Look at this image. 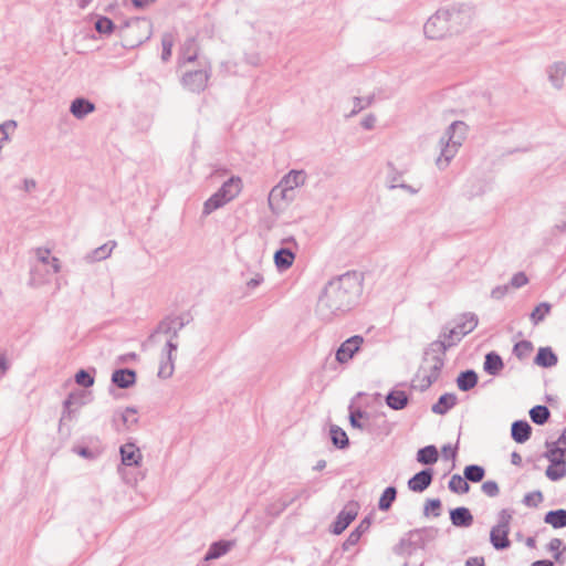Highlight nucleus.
Returning <instances> with one entry per match:
<instances>
[{
	"label": "nucleus",
	"mask_w": 566,
	"mask_h": 566,
	"mask_svg": "<svg viewBox=\"0 0 566 566\" xmlns=\"http://www.w3.org/2000/svg\"><path fill=\"white\" fill-rule=\"evenodd\" d=\"M475 7L468 2H455L439 8L423 24V34L429 40H443L468 31L475 20Z\"/></svg>",
	"instance_id": "1"
},
{
	"label": "nucleus",
	"mask_w": 566,
	"mask_h": 566,
	"mask_svg": "<svg viewBox=\"0 0 566 566\" xmlns=\"http://www.w3.org/2000/svg\"><path fill=\"white\" fill-rule=\"evenodd\" d=\"M361 290V283L355 273H346L329 281L318 297L317 315L329 321L347 312L357 302Z\"/></svg>",
	"instance_id": "2"
},
{
	"label": "nucleus",
	"mask_w": 566,
	"mask_h": 566,
	"mask_svg": "<svg viewBox=\"0 0 566 566\" xmlns=\"http://www.w3.org/2000/svg\"><path fill=\"white\" fill-rule=\"evenodd\" d=\"M184 326L179 319L164 321L159 324L157 331L151 335L154 342H160L165 337V345L161 350V361L158 369V376L167 379L174 373L175 353L178 348V331Z\"/></svg>",
	"instance_id": "3"
},
{
	"label": "nucleus",
	"mask_w": 566,
	"mask_h": 566,
	"mask_svg": "<svg viewBox=\"0 0 566 566\" xmlns=\"http://www.w3.org/2000/svg\"><path fill=\"white\" fill-rule=\"evenodd\" d=\"M468 126L461 120H455L448 126L439 139L440 154L436 159V166L440 170L449 167L467 138Z\"/></svg>",
	"instance_id": "4"
},
{
	"label": "nucleus",
	"mask_w": 566,
	"mask_h": 566,
	"mask_svg": "<svg viewBox=\"0 0 566 566\" xmlns=\"http://www.w3.org/2000/svg\"><path fill=\"white\" fill-rule=\"evenodd\" d=\"M438 530L418 528L410 531L395 545L394 553L399 556L410 555L415 545H423V541L433 539L437 536Z\"/></svg>",
	"instance_id": "5"
},
{
	"label": "nucleus",
	"mask_w": 566,
	"mask_h": 566,
	"mask_svg": "<svg viewBox=\"0 0 566 566\" xmlns=\"http://www.w3.org/2000/svg\"><path fill=\"white\" fill-rule=\"evenodd\" d=\"M443 355L444 354L439 352L437 347L436 350H433L432 346L426 353L424 361L420 369L423 380L426 381V387L431 386V384L439 378L440 371L444 365Z\"/></svg>",
	"instance_id": "6"
},
{
	"label": "nucleus",
	"mask_w": 566,
	"mask_h": 566,
	"mask_svg": "<svg viewBox=\"0 0 566 566\" xmlns=\"http://www.w3.org/2000/svg\"><path fill=\"white\" fill-rule=\"evenodd\" d=\"M209 77L210 66L205 63L201 64L199 70L187 71L182 76L181 83L188 91L199 93L207 87Z\"/></svg>",
	"instance_id": "7"
},
{
	"label": "nucleus",
	"mask_w": 566,
	"mask_h": 566,
	"mask_svg": "<svg viewBox=\"0 0 566 566\" xmlns=\"http://www.w3.org/2000/svg\"><path fill=\"white\" fill-rule=\"evenodd\" d=\"M295 198V192L279 182L269 193V206L273 212L285 209Z\"/></svg>",
	"instance_id": "8"
},
{
	"label": "nucleus",
	"mask_w": 566,
	"mask_h": 566,
	"mask_svg": "<svg viewBox=\"0 0 566 566\" xmlns=\"http://www.w3.org/2000/svg\"><path fill=\"white\" fill-rule=\"evenodd\" d=\"M364 338L359 335H355L342 343L336 350L335 358L339 364L348 363L354 355L359 350Z\"/></svg>",
	"instance_id": "9"
},
{
	"label": "nucleus",
	"mask_w": 566,
	"mask_h": 566,
	"mask_svg": "<svg viewBox=\"0 0 566 566\" xmlns=\"http://www.w3.org/2000/svg\"><path fill=\"white\" fill-rule=\"evenodd\" d=\"M35 254L38 259V264L34 268V273L39 271H45L49 275H52L60 272V260L55 256H51L50 250L38 249Z\"/></svg>",
	"instance_id": "10"
},
{
	"label": "nucleus",
	"mask_w": 566,
	"mask_h": 566,
	"mask_svg": "<svg viewBox=\"0 0 566 566\" xmlns=\"http://www.w3.org/2000/svg\"><path fill=\"white\" fill-rule=\"evenodd\" d=\"M357 516V503L347 504L337 515L336 521L333 524L332 532L336 535L342 534L348 525L356 518Z\"/></svg>",
	"instance_id": "11"
},
{
	"label": "nucleus",
	"mask_w": 566,
	"mask_h": 566,
	"mask_svg": "<svg viewBox=\"0 0 566 566\" xmlns=\"http://www.w3.org/2000/svg\"><path fill=\"white\" fill-rule=\"evenodd\" d=\"M137 421V411L130 407L116 410L113 416V423L117 431L129 429L136 424Z\"/></svg>",
	"instance_id": "12"
},
{
	"label": "nucleus",
	"mask_w": 566,
	"mask_h": 566,
	"mask_svg": "<svg viewBox=\"0 0 566 566\" xmlns=\"http://www.w3.org/2000/svg\"><path fill=\"white\" fill-rule=\"evenodd\" d=\"M459 331L453 327H446L443 332L440 334L439 339L434 343H432V349L436 350V347L439 352L442 354L446 353V350L454 345H457L463 336H460Z\"/></svg>",
	"instance_id": "13"
},
{
	"label": "nucleus",
	"mask_w": 566,
	"mask_h": 566,
	"mask_svg": "<svg viewBox=\"0 0 566 566\" xmlns=\"http://www.w3.org/2000/svg\"><path fill=\"white\" fill-rule=\"evenodd\" d=\"M120 461L124 467H139L143 454L139 448L130 442L124 443L119 448Z\"/></svg>",
	"instance_id": "14"
},
{
	"label": "nucleus",
	"mask_w": 566,
	"mask_h": 566,
	"mask_svg": "<svg viewBox=\"0 0 566 566\" xmlns=\"http://www.w3.org/2000/svg\"><path fill=\"white\" fill-rule=\"evenodd\" d=\"M242 179L238 176H232L222 184V186L218 189V192L229 203L239 196V193L242 190Z\"/></svg>",
	"instance_id": "15"
},
{
	"label": "nucleus",
	"mask_w": 566,
	"mask_h": 566,
	"mask_svg": "<svg viewBox=\"0 0 566 566\" xmlns=\"http://www.w3.org/2000/svg\"><path fill=\"white\" fill-rule=\"evenodd\" d=\"M433 472L431 469L416 473L409 481L408 488L413 492H423L432 482Z\"/></svg>",
	"instance_id": "16"
},
{
	"label": "nucleus",
	"mask_w": 566,
	"mask_h": 566,
	"mask_svg": "<svg viewBox=\"0 0 566 566\" xmlns=\"http://www.w3.org/2000/svg\"><path fill=\"white\" fill-rule=\"evenodd\" d=\"M546 73L553 87L562 88L566 76V64L564 62H554L547 67Z\"/></svg>",
	"instance_id": "17"
},
{
	"label": "nucleus",
	"mask_w": 566,
	"mask_h": 566,
	"mask_svg": "<svg viewBox=\"0 0 566 566\" xmlns=\"http://www.w3.org/2000/svg\"><path fill=\"white\" fill-rule=\"evenodd\" d=\"M273 260H274V264H275L276 269L280 272L286 271L294 263L295 252L292 251V249L290 247L281 248L275 251Z\"/></svg>",
	"instance_id": "18"
},
{
	"label": "nucleus",
	"mask_w": 566,
	"mask_h": 566,
	"mask_svg": "<svg viewBox=\"0 0 566 566\" xmlns=\"http://www.w3.org/2000/svg\"><path fill=\"white\" fill-rule=\"evenodd\" d=\"M306 172L304 170H291L280 181L282 187L290 189L292 192L306 182Z\"/></svg>",
	"instance_id": "19"
},
{
	"label": "nucleus",
	"mask_w": 566,
	"mask_h": 566,
	"mask_svg": "<svg viewBox=\"0 0 566 566\" xmlns=\"http://www.w3.org/2000/svg\"><path fill=\"white\" fill-rule=\"evenodd\" d=\"M94 111L95 105L88 99L82 97L75 98L70 106L71 114L77 119L84 118Z\"/></svg>",
	"instance_id": "20"
},
{
	"label": "nucleus",
	"mask_w": 566,
	"mask_h": 566,
	"mask_svg": "<svg viewBox=\"0 0 566 566\" xmlns=\"http://www.w3.org/2000/svg\"><path fill=\"white\" fill-rule=\"evenodd\" d=\"M112 381L119 388L132 387L136 381V374L132 369H117L112 375Z\"/></svg>",
	"instance_id": "21"
},
{
	"label": "nucleus",
	"mask_w": 566,
	"mask_h": 566,
	"mask_svg": "<svg viewBox=\"0 0 566 566\" xmlns=\"http://www.w3.org/2000/svg\"><path fill=\"white\" fill-rule=\"evenodd\" d=\"M454 326L459 331L458 334L464 337L478 326V317L473 313L463 314Z\"/></svg>",
	"instance_id": "22"
},
{
	"label": "nucleus",
	"mask_w": 566,
	"mask_h": 566,
	"mask_svg": "<svg viewBox=\"0 0 566 566\" xmlns=\"http://www.w3.org/2000/svg\"><path fill=\"white\" fill-rule=\"evenodd\" d=\"M450 518L454 526L469 527L473 522V516L467 507H457L450 512Z\"/></svg>",
	"instance_id": "23"
},
{
	"label": "nucleus",
	"mask_w": 566,
	"mask_h": 566,
	"mask_svg": "<svg viewBox=\"0 0 566 566\" xmlns=\"http://www.w3.org/2000/svg\"><path fill=\"white\" fill-rule=\"evenodd\" d=\"M509 533L506 530L492 527L490 532V542L495 549L509 548L511 542L509 539Z\"/></svg>",
	"instance_id": "24"
},
{
	"label": "nucleus",
	"mask_w": 566,
	"mask_h": 566,
	"mask_svg": "<svg viewBox=\"0 0 566 566\" xmlns=\"http://www.w3.org/2000/svg\"><path fill=\"white\" fill-rule=\"evenodd\" d=\"M115 247V241H108L107 243L102 244L101 247L96 248L91 253H88L85 259L88 262H98L106 260L107 258L111 256Z\"/></svg>",
	"instance_id": "25"
},
{
	"label": "nucleus",
	"mask_w": 566,
	"mask_h": 566,
	"mask_svg": "<svg viewBox=\"0 0 566 566\" xmlns=\"http://www.w3.org/2000/svg\"><path fill=\"white\" fill-rule=\"evenodd\" d=\"M532 428L528 422L518 420L512 424V438L517 443H524L530 439Z\"/></svg>",
	"instance_id": "26"
},
{
	"label": "nucleus",
	"mask_w": 566,
	"mask_h": 566,
	"mask_svg": "<svg viewBox=\"0 0 566 566\" xmlns=\"http://www.w3.org/2000/svg\"><path fill=\"white\" fill-rule=\"evenodd\" d=\"M386 403L394 410H401L408 403V396L402 390H392L387 395Z\"/></svg>",
	"instance_id": "27"
},
{
	"label": "nucleus",
	"mask_w": 566,
	"mask_h": 566,
	"mask_svg": "<svg viewBox=\"0 0 566 566\" xmlns=\"http://www.w3.org/2000/svg\"><path fill=\"white\" fill-rule=\"evenodd\" d=\"M535 364L542 367H553L557 364V356L553 353L551 347H541L535 357Z\"/></svg>",
	"instance_id": "28"
},
{
	"label": "nucleus",
	"mask_w": 566,
	"mask_h": 566,
	"mask_svg": "<svg viewBox=\"0 0 566 566\" xmlns=\"http://www.w3.org/2000/svg\"><path fill=\"white\" fill-rule=\"evenodd\" d=\"M457 403V397L453 394H444L432 406L431 410L437 415H444Z\"/></svg>",
	"instance_id": "29"
},
{
	"label": "nucleus",
	"mask_w": 566,
	"mask_h": 566,
	"mask_svg": "<svg viewBox=\"0 0 566 566\" xmlns=\"http://www.w3.org/2000/svg\"><path fill=\"white\" fill-rule=\"evenodd\" d=\"M503 360L496 353H489L484 360V370L489 375L495 376L503 369Z\"/></svg>",
	"instance_id": "30"
},
{
	"label": "nucleus",
	"mask_w": 566,
	"mask_h": 566,
	"mask_svg": "<svg viewBox=\"0 0 566 566\" xmlns=\"http://www.w3.org/2000/svg\"><path fill=\"white\" fill-rule=\"evenodd\" d=\"M228 202L221 195L216 191L212 196H210L203 203L202 214L205 217L211 214L213 211L224 207Z\"/></svg>",
	"instance_id": "31"
},
{
	"label": "nucleus",
	"mask_w": 566,
	"mask_h": 566,
	"mask_svg": "<svg viewBox=\"0 0 566 566\" xmlns=\"http://www.w3.org/2000/svg\"><path fill=\"white\" fill-rule=\"evenodd\" d=\"M232 547V543L231 542H226V541H220V542H217V543H213L206 556H205V559L206 560H211V559H217L223 555H226Z\"/></svg>",
	"instance_id": "32"
},
{
	"label": "nucleus",
	"mask_w": 566,
	"mask_h": 566,
	"mask_svg": "<svg viewBox=\"0 0 566 566\" xmlns=\"http://www.w3.org/2000/svg\"><path fill=\"white\" fill-rule=\"evenodd\" d=\"M478 382V375L473 370L461 373L457 378L458 388L462 391H468L475 387Z\"/></svg>",
	"instance_id": "33"
},
{
	"label": "nucleus",
	"mask_w": 566,
	"mask_h": 566,
	"mask_svg": "<svg viewBox=\"0 0 566 566\" xmlns=\"http://www.w3.org/2000/svg\"><path fill=\"white\" fill-rule=\"evenodd\" d=\"M544 522L549 524L554 528H562L566 526V510H556L549 511L545 517Z\"/></svg>",
	"instance_id": "34"
},
{
	"label": "nucleus",
	"mask_w": 566,
	"mask_h": 566,
	"mask_svg": "<svg viewBox=\"0 0 566 566\" xmlns=\"http://www.w3.org/2000/svg\"><path fill=\"white\" fill-rule=\"evenodd\" d=\"M439 454L434 446H427L417 452V461L422 464H433L438 461Z\"/></svg>",
	"instance_id": "35"
},
{
	"label": "nucleus",
	"mask_w": 566,
	"mask_h": 566,
	"mask_svg": "<svg viewBox=\"0 0 566 566\" xmlns=\"http://www.w3.org/2000/svg\"><path fill=\"white\" fill-rule=\"evenodd\" d=\"M545 474L552 481H558L563 479L566 475V460L551 463L547 467Z\"/></svg>",
	"instance_id": "36"
},
{
	"label": "nucleus",
	"mask_w": 566,
	"mask_h": 566,
	"mask_svg": "<svg viewBox=\"0 0 566 566\" xmlns=\"http://www.w3.org/2000/svg\"><path fill=\"white\" fill-rule=\"evenodd\" d=\"M396 495L397 491L394 486L386 488L378 502L379 510L384 512L388 511L396 500Z\"/></svg>",
	"instance_id": "37"
},
{
	"label": "nucleus",
	"mask_w": 566,
	"mask_h": 566,
	"mask_svg": "<svg viewBox=\"0 0 566 566\" xmlns=\"http://www.w3.org/2000/svg\"><path fill=\"white\" fill-rule=\"evenodd\" d=\"M331 439L334 446L339 449H344L348 446V438L346 432L337 426L331 427Z\"/></svg>",
	"instance_id": "38"
},
{
	"label": "nucleus",
	"mask_w": 566,
	"mask_h": 566,
	"mask_svg": "<svg viewBox=\"0 0 566 566\" xmlns=\"http://www.w3.org/2000/svg\"><path fill=\"white\" fill-rule=\"evenodd\" d=\"M530 417L536 424H544L549 418V410L545 406H535L530 410Z\"/></svg>",
	"instance_id": "39"
},
{
	"label": "nucleus",
	"mask_w": 566,
	"mask_h": 566,
	"mask_svg": "<svg viewBox=\"0 0 566 566\" xmlns=\"http://www.w3.org/2000/svg\"><path fill=\"white\" fill-rule=\"evenodd\" d=\"M449 489L454 493H467L470 489L465 478H462L459 474H454L451 476L449 481Z\"/></svg>",
	"instance_id": "40"
},
{
	"label": "nucleus",
	"mask_w": 566,
	"mask_h": 566,
	"mask_svg": "<svg viewBox=\"0 0 566 566\" xmlns=\"http://www.w3.org/2000/svg\"><path fill=\"white\" fill-rule=\"evenodd\" d=\"M197 59V44L195 40L186 41L182 46L181 60L182 63L193 62Z\"/></svg>",
	"instance_id": "41"
},
{
	"label": "nucleus",
	"mask_w": 566,
	"mask_h": 566,
	"mask_svg": "<svg viewBox=\"0 0 566 566\" xmlns=\"http://www.w3.org/2000/svg\"><path fill=\"white\" fill-rule=\"evenodd\" d=\"M566 449L563 446L554 443L545 453V457L551 463L555 461H565Z\"/></svg>",
	"instance_id": "42"
},
{
	"label": "nucleus",
	"mask_w": 566,
	"mask_h": 566,
	"mask_svg": "<svg viewBox=\"0 0 566 566\" xmlns=\"http://www.w3.org/2000/svg\"><path fill=\"white\" fill-rule=\"evenodd\" d=\"M484 476V469L480 465L471 464L464 469V478L471 482H480Z\"/></svg>",
	"instance_id": "43"
},
{
	"label": "nucleus",
	"mask_w": 566,
	"mask_h": 566,
	"mask_svg": "<svg viewBox=\"0 0 566 566\" xmlns=\"http://www.w3.org/2000/svg\"><path fill=\"white\" fill-rule=\"evenodd\" d=\"M512 517H513L512 511H510L507 509L501 510L497 514V522L493 527L506 530L507 532H510V530H511L510 525H511Z\"/></svg>",
	"instance_id": "44"
},
{
	"label": "nucleus",
	"mask_w": 566,
	"mask_h": 566,
	"mask_svg": "<svg viewBox=\"0 0 566 566\" xmlns=\"http://www.w3.org/2000/svg\"><path fill=\"white\" fill-rule=\"evenodd\" d=\"M547 549L553 554L554 559L559 562L562 554L566 552V546L560 538H553L548 543Z\"/></svg>",
	"instance_id": "45"
},
{
	"label": "nucleus",
	"mask_w": 566,
	"mask_h": 566,
	"mask_svg": "<svg viewBox=\"0 0 566 566\" xmlns=\"http://www.w3.org/2000/svg\"><path fill=\"white\" fill-rule=\"evenodd\" d=\"M551 305L546 302L538 304L531 313V319L534 324L542 322L545 316L549 313Z\"/></svg>",
	"instance_id": "46"
},
{
	"label": "nucleus",
	"mask_w": 566,
	"mask_h": 566,
	"mask_svg": "<svg viewBox=\"0 0 566 566\" xmlns=\"http://www.w3.org/2000/svg\"><path fill=\"white\" fill-rule=\"evenodd\" d=\"M95 30L101 34H111L114 30V23L106 17H101L95 22Z\"/></svg>",
	"instance_id": "47"
},
{
	"label": "nucleus",
	"mask_w": 566,
	"mask_h": 566,
	"mask_svg": "<svg viewBox=\"0 0 566 566\" xmlns=\"http://www.w3.org/2000/svg\"><path fill=\"white\" fill-rule=\"evenodd\" d=\"M161 45H163L161 59H163V61H168V59L171 55V49L174 46L172 35L169 33L164 34L163 39H161Z\"/></svg>",
	"instance_id": "48"
},
{
	"label": "nucleus",
	"mask_w": 566,
	"mask_h": 566,
	"mask_svg": "<svg viewBox=\"0 0 566 566\" xmlns=\"http://www.w3.org/2000/svg\"><path fill=\"white\" fill-rule=\"evenodd\" d=\"M532 349H533V346H532L531 342L522 340V342L515 344L513 352H514L515 356H517L518 358H524L527 355H530Z\"/></svg>",
	"instance_id": "49"
},
{
	"label": "nucleus",
	"mask_w": 566,
	"mask_h": 566,
	"mask_svg": "<svg viewBox=\"0 0 566 566\" xmlns=\"http://www.w3.org/2000/svg\"><path fill=\"white\" fill-rule=\"evenodd\" d=\"M441 502L438 499L428 500L423 507V514L429 516L430 513L438 517L440 515Z\"/></svg>",
	"instance_id": "50"
},
{
	"label": "nucleus",
	"mask_w": 566,
	"mask_h": 566,
	"mask_svg": "<svg viewBox=\"0 0 566 566\" xmlns=\"http://www.w3.org/2000/svg\"><path fill=\"white\" fill-rule=\"evenodd\" d=\"M543 501V494L541 491H534L525 494L523 503L530 507H536Z\"/></svg>",
	"instance_id": "51"
},
{
	"label": "nucleus",
	"mask_w": 566,
	"mask_h": 566,
	"mask_svg": "<svg viewBox=\"0 0 566 566\" xmlns=\"http://www.w3.org/2000/svg\"><path fill=\"white\" fill-rule=\"evenodd\" d=\"M75 381L83 387H91L94 384V378L84 369H81L75 375Z\"/></svg>",
	"instance_id": "52"
},
{
	"label": "nucleus",
	"mask_w": 566,
	"mask_h": 566,
	"mask_svg": "<svg viewBox=\"0 0 566 566\" xmlns=\"http://www.w3.org/2000/svg\"><path fill=\"white\" fill-rule=\"evenodd\" d=\"M361 537V531L359 528H355L349 533L346 541L343 543V549L348 551L350 547L355 546Z\"/></svg>",
	"instance_id": "53"
},
{
	"label": "nucleus",
	"mask_w": 566,
	"mask_h": 566,
	"mask_svg": "<svg viewBox=\"0 0 566 566\" xmlns=\"http://www.w3.org/2000/svg\"><path fill=\"white\" fill-rule=\"evenodd\" d=\"M482 491L484 494H486L490 497H494L499 494V485L495 481H485L482 484Z\"/></svg>",
	"instance_id": "54"
},
{
	"label": "nucleus",
	"mask_w": 566,
	"mask_h": 566,
	"mask_svg": "<svg viewBox=\"0 0 566 566\" xmlns=\"http://www.w3.org/2000/svg\"><path fill=\"white\" fill-rule=\"evenodd\" d=\"M528 283V279L524 272L515 273L511 279V286L520 289Z\"/></svg>",
	"instance_id": "55"
},
{
	"label": "nucleus",
	"mask_w": 566,
	"mask_h": 566,
	"mask_svg": "<svg viewBox=\"0 0 566 566\" xmlns=\"http://www.w3.org/2000/svg\"><path fill=\"white\" fill-rule=\"evenodd\" d=\"M75 399H77V397L74 394H71L64 401V411L62 415V420L71 419V413H72L71 407L75 402Z\"/></svg>",
	"instance_id": "56"
},
{
	"label": "nucleus",
	"mask_w": 566,
	"mask_h": 566,
	"mask_svg": "<svg viewBox=\"0 0 566 566\" xmlns=\"http://www.w3.org/2000/svg\"><path fill=\"white\" fill-rule=\"evenodd\" d=\"M507 291V285H499L491 291V297L495 300H501L506 295Z\"/></svg>",
	"instance_id": "57"
},
{
	"label": "nucleus",
	"mask_w": 566,
	"mask_h": 566,
	"mask_svg": "<svg viewBox=\"0 0 566 566\" xmlns=\"http://www.w3.org/2000/svg\"><path fill=\"white\" fill-rule=\"evenodd\" d=\"M364 413L361 411H355L350 413L349 420L353 428L364 429V424L358 421L359 418H363Z\"/></svg>",
	"instance_id": "58"
},
{
	"label": "nucleus",
	"mask_w": 566,
	"mask_h": 566,
	"mask_svg": "<svg viewBox=\"0 0 566 566\" xmlns=\"http://www.w3.org/2000/svg\"><path fill=\"white\" fill-rule=\"evenodd\" d=\"M375 123H376V117L371 114L369 115H366L363 119H361V127H364L365 129H373L374 126H375Z\"/></svg>",
	"instance_id": "59"
},
{
	"label": "nucleus",
	"mask_w": 566,
	"mask_h": 566,
	"mask_svg": "<svg viewBox=\"0 0 566 566\" xmlns=\"http://www.w3.org/2000/svg\"><path fill=\"white\" fill-rule=\"evenodd\" d=\"M369 102H365L363 98L355 97L354 98V108L352 111V114H357L361 109H364Z\"/></svg>",
	"instance_id": "60"
},
{
	"label": "nucleus",
	"mask_w": 566,
	"mask_h": 566,
	"mask_svg": "<svg viewBox=\"0 0 566 566\" xmlns=\"http://www.w3.org/2000/svg\"><path fill=\"white\" fill-rule=\"evenodd\" d=\"M263 282V276L261 274H255L252 279L247 282V286L251 290L258 287Z\"/></svg>",
	"instance_id": "61"
},
{
	"label": "nucleus",
	"mask_w": 566,
	"mask_h": 566,
	"mask_svg": "<svg viewBox=\"0 0 566 566\" xmlns=\"http://www.w3.org/2000/svg\"><path fill=\"white\" fill-rule=\"evenodd\" d=\"M391 188H400L402 189L403 191L410 193V195H417L419 192V188L418 187H413L411 185H408V184H400V185H397V186H391Z\"/></svg>",
	"instance_id": "62"
},
{
	"label": "nucleus",
	"mask_w": 566,
	"mask_h": 566,
	"mask_svg": "<svg viewBox=\"0 0 566 566\" xmlns=\"http://www.w3.org/2000/svg\"><path fill=\"white\" fill-rule=\"evenodd\" d=\"M23 190L25 192H32L35 190L36 188V181L32 178H27L23 180Z\"/></svg>",
	"instance_id": "63"
},
{
	"label": "nucleus",
	"mask_w": 566,
	"mask_h": 566,
	"mask_svg": "<svg viewBox=\"0 0 566 566\" xmlns=\"http://www.w3.org/2000/svg\"><path fill=\"white\" fill-rule=\"evenodd\" d=\"M465 566H484L483 557H470L465 562Z\"/></svg>",
	"instance_id": "64"
}]
</instances>
